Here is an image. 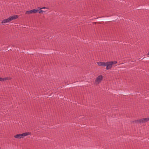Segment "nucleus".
I'll use <instances>...</instances> for the list:
<instances>
[{"mask_svg": "<svg viewBox=\"0 0 149 149\" xmlns=\"http://www.w3.org/2000/svg\"><path fill=\"white\" fill-rule=\"evenodd\" d=\"M31 134V132H26L22 134H17L15 135L14 137L15 138L18 139L23 138L24 136Z\"/></svg>", "mask_w": 149, "mask_h": 149, "instance_id": "nucleus-1", "label": "nucleus"}, {"mask_svg": "<svg viewBox=\"0 0 149 149\" xmlns=\"http://www.w3.org/2000/svg\"><path fill=\"white\" fill-rule=\"evenodd\" d=\"M38 9H34L33 10L26 11L25 12V14H30L33 13H38Z\"/></svg>", "mask_w": 149, "mask_h": 149, "instance_id": "nucleus-2", "label": "nucleus"}, {"mask_svg": "<svg viewBox=\"0 0 149 149\" xmlns=\"http://www.w3.org/2000/svg\"><path fill=\"white\" fill-rule=\"evenodd\" d=\"M115 19H109V18H104L101 19H99L97 20L98 21H101L102 22L103 21L107 22H115Z\"/></svg>", "mask_w": 149, "mask_h": 149, "instance_id": "nucleus-3", "label": "nucleus"}, {"mask_svg": "<svg viewBox=\"0 0 149 149\" xmlns=\"http://www.w3.org/2000/svg\"><path fill=\"white\" fill-rule=\"evenodd\" d=\"M103 79V76L102 75H100L98 76L96 80H95V82L96 83L99 84Z\"/></svg>", "mask_w": 149, "mask_h": 149, "instance_id": "nucleus-4", "label": "nucleus"}, {"mask_svg": "<svg viewBox=\"0 0 149 149\" xmlns=\"http://www.w3.org/2000/svg\"><path fill=\"white\" fill-rule=\"evenodd\" d=\"M106 65H105L106 66V69L107 70L111 69L112 66L111 61H107L106 62Z\"/></svg>", "mask_w": 149, "mask_h": 149, "instance_id": "nucleus-5", "label": "nucleus"}, {"mask_svg": "<svg viewBox=\"0 0 149 149\" xmlns=\"http://www.w3.org/2000/svg\"><path fill=\"white\" fill-rule=\"evenodd\" d=\"M18 16L17 15H14L9 17L10 21L13 20L15 19L18 18Z\"/></svg>", "mask_w": 149, "mask_h": 149, "instance_id": "nucleus-6", "label": "nucleus"}, {"mask_svg": "<svg viewBox=\"0 0 149 149\" xmlns=\"http://www.w3.org/2000/svg\"><path fill=\"white\" fill-rule=\"evenodd\" d=\"M97 63L100 66L105 67V65H106V62H97Z\"/></svg>", "mask_w": 149, "mask_h": 149, "instance_id": "nucleus-7", "label": "nucleus"}, {"mask_svg": "<svg viewBox=\"0 0 149 149\" xmlns=\"http://www.w3.org/2000/svg\"><path fill=\"white\" fill-rule=\"evenodd\" d=\"M141 123H145L149 121V117L146 118H143L141 119Z\"/></svg>", "mask_w": 149, "mask_h": 149, "instance_id": "nucleus-8", "label": "nucleus"}, {"mask_svg": "<svg viewBox=\"0 0 149 149\" xmlns=\"http://www.w3.org/2000/svg\"><path fill=\"white\" fill-rule=\"evenodd\" d=\"M10 21V19L9 17L7 19H5L3 20L2 21L1 23L2 24L5 23H6Z\"/></svg>", "mask_w": 149, "mask_h": 149, "instance_id": "nucleus-9", "label": "nucleus"}, {"mask_svg": "<svg viewBox=\"0 0 149 149\" xmlns=\"http://www.w3.org/2000/svg\"><path fill=\"white\" fill-rule=\"evenodd\" d=\"M141 123V119H139V120H134V121H132V122H131V123Z\"/></svg>", "mask_w": 149, "mask_h": 149, "instance_id": "nucleus-10", "label": "nucleus"}, {"mask_svg": "<svg viewBox=\"0 0 149 149\" xmlns=\"http://www.w3.org/2000/svg\"><path fill=\"white\" fill-rule=\"evenodd\" d=\"M1 79H2V80H1V81H6V80H10L12 79V78L10 77H5L4 78H2L1 77Z\"/></svg>", "mask_w": 149, "mask_h": 149, "instance_id": "nucleus-11", "label": "nucleus"}, {"mask_svg": "<svg viewBox=\"0 0 149 149\" xmlns=\"http://www.w3.org/2000/svg\"><path fill=\"white\" fill-rule=\"evenodd\" d=\"M142 60H149V56H147L146 57H144L141 59Z\"/></svg>", "mask_w": 149, "mask_h": 149, "instance_id": "nucleus-12", "label": "nucleus"}, {"mask_svg": "<svg viewBox=\"0 0 149 149\" xmlns=\"http://www.w3.org/2000/svg\"><path fill=\"white\" fill-rule=\"evenodd\" d=\"M111 64H112V65H113L114 64H116L117 63V61H111Z\"/></svg>", "mask_w": 149, "mask_h": 149, "instance_id": "nucleus-13", "label": "nucleus"}, {"mask_svg": "<svg viewBox=\"0 0 149 149\" xmlns=\"http://www.w3.org/2000/svg\"><path fill=\"white\" fill-rule=\"evenodd\" d=\"M38 9H39V10H41L42 9H48V8L46 7H44L42 8L38 7Z\"/></svg>", "mask_w": 149, "mask_h": 149, "instance_id": "nucleus-14", "label": "nucleus"}, {"mask_svg": "<svg viewBox=\"0 0 149 149\" xmlns=\"http://www.w3.org/2000/svg\"><path fill=\"white\" fill-rule=\"evenodd\" d=\"M38 10V12L40 14H42V13H43V12H44L45 11H44L42 10L41 9V10Z\"/></svg>", "mask_w": 149, "mask_h": 149, "instance_id": "nucleus-15", "label": "nucleus"}, {"mask_svg": "<svg viewBox=\"0 0 149 149\" xmlns=\"http://www.w3.org/2000/svg\"><path fill=\"white\" fill-rule=\"evenodd\" d=\"M52 97V94H51L48 96V97L49 98H51Z\"/></svg>", "mask_w": 149, "mask_h": 149, "instance_id": "nucleus-16", "label": "nucleus"}, {"mask_svg": "<svg viewBox=\"0 0 149 149\" xmlns=\"http://www.w3.org/2000/svg\"><path fill=\"white\" fill-rule=\"evenodd\" d=\"M97 23V22H93V24H96Z\"/></svg>", "mask_w": 149, "mask_h": 149, "instance_id": "nucleus-17", "label": "nucleus"}, {"mask_svg": "<svg viewBox=\"0 0 149 149\" xmlns=\"http://www.w3.org/2000/svg\"><path fill=\"white\" fill-rule=\"evenodd\" d=\"M1 77H0V81H1V80H2Z\"/></svg>", "mask_w": 149, "mask_h": 149, "instance_id": "nucleus-18", "label": "nucleus"}, {"mask_svg": "<svg viewBox=\"0 0 149 149\" xmlns=\"http://www.w3.org/2000/svg\"><path fill=\"white\" fill-rule=\"evenodd\" d=\"M141 59L142 58H139V59L140 61V60H142Z\"/></svg>", "mask_w": 149, "mask_h": 149, "instance_id": "nucleus-19", "label": "nucleus"}, {"mask_svg": "<svg viewBox=\"0 0 149 149\" xmlns=\"http://www.w3.org/2000/svg\"><path fill=\"white\" fill-rule=\"evenodd\" d=\"M147 55H149V52H148V53L147 54Z\"/></svg>", "mask_w": 149, "mask_h": 149, "instance_id": "nucleus-20", "label": "nucleus"}, {"mask_svg": "<svg viewBox=\"0 0 149 149\" xmlns=\"http://www.w3.org/2000/svg\"><path fill=\"white\" fill-rule=\"evenodd\" d=\"M10 50V49H8V50Z\"/></svg>", "mask_w": 149, "mask_h": 149, "instance_id": "nucleus-21", "label": "nucleus"}, {"mask_svg": "<svg viewBox=\"0 0 149 149\" xmlns=\"http://www.w3.org/2000/svg\"><path fill=\"white\" fill-rule=\"evenodd\" d=\"M98 18V17H97V18H95V19H97Z\"/></svg>", "mask_w": 149, "mask_h": 149, "instance_id": "nucleus-22", "label": "nucleus"}]
</instances>
